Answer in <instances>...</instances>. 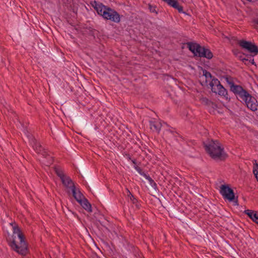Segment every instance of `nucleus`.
Segmentation results:
<instances>
[{
	"mask_svg": "<svg viewBox=\"0 0 258 258\" xmlns=\"http://www.w3.org/2000/svg\"><path fill=\"white\" fill-rule=\"evenodd\" d=\"M136 169H137V170L138 171H140V170H141V169H140V167H136Z\"/></svg>",
	"mask_w": 258,
	"mask_h": 258,
	"instance_id": "nucleus-35",
	"label": "nucleus"
},
{
	"mask_svg": "<svg viewBox=\"0 0 258 258\" xmlns=\"http://www.w3.org/2000/svg\"><path fill=\"white\" fill-rule=\"evenodd\" d=\"M150 128L153 132H156L158 133H159L161 127V123L160 122H158V121H150Z\"/></svg>",
	"mask_w": 258,
	"mask_h": 258,
	"instance_id": "nucleus-16",
	"label": "nucleus"
},
{
	"mask_svg": "<svg viewBox=\"0 0 258 258\" xmlns=\"http://www.w3.org/2000/svg\"><path fill=\"white\" fill-rule=\"evenodd\" d=\"M220 193L224 199H227L229 202H233L235 205H238V197L235 198L233 190L228 185H222L221 186Z\"/></svg>",
	"mask_w": 258,
	"mask_h": 258,
	"instance_id": "nucleus-9",
	"label": "nucleus"
},
{
	"mask_svg": "<svg viewBox=\"0 0 258 258\" xmlns=\"http://www.w3.org/2000/svg\"><path fill=\"white\" fill-rule=\"evenodd\" d=\"M72 191L73 196L78 203H80L84 199H85V197L82 194L80 190L79 189H77L75 186L73 185L72 186Z\"/></svg>",
	"mask_w": 258,
	"mask_h": 258,
	"instance_id": "nucleus-15",
	"label": "nucleus"
},
{
	"mask_svg": "<svg viewBox=\"0 0 258 258\" xmlns=\"http://www.w3.org/2000/svg\"><path fill=\"white\" fill-rule=\"evenodd\" d=\"M38 153L42 154L45 158H47V156H50V155L48 153L47 151L43 148L41 149V151Z\"/></svg>",
	"mask_w": 258,
	"mask_h": 258,
	"instance_id": "nucleus-28",
	"label": "nucleus"
},
{
	"mask_svg": "<svg viewBox=\"0 0 258 258\" xmlns=\"http://www.w3.org/2000/svg\"><path fill=\"white\" fill-rule=\"evenodd\" d=\"M148 8L151 13H154L156 14H158V12L156 10L157 7L155 6H152L151 4L148 5Z\"/></svg>",
	"mask_w": 258,
	"mask_h": 258,
	"instance_id": "nucleus-27",
	"label": "nucleus"
},
{
	"mask_svg": "<svg viewBox=\"0 0 258 258\" xmlns=\"http://www.w3.org/2000/svg\"><path fill=\"white\" fill-rule=\"evenodd\" d=\"M246 56L247 57V58H248V62L247 63H248V66L249 65L250 63L252 64H253V65H256L255 64V63L254 61V59L253 58H251V57L250 58L249 57V55H246Z\"/></svg>",
	"mask_w": 258,
	"mask_h": 258,
	"instance_id": "nucleus-29",
	"label": "nucleus"
},
{
	"mask_svg": "<svg viewBox=\"0 0 258 258\" xmlns=\"http://www.w3.org/2000/svg\"><path fill=\"white\" fill-rule=\"evenodd\" d=\"M253 162V173L258 181V163L256 160H254Z\"/></svg>",
	"mask_w": 258,
	"mask_h": 258,
	"instance_id": "nucleus-21",
	"label": "nucleus"
},
{
	"mask_svg": "<svg viewBox=\"0 0 258 258\" xmlns=\"http://www.w3.org/2000/svg\"><path fill=\"white\" fill-rule=\"evenodd\" d=\"M201 101L202 103H203L204 105H207L208 106H211L213 108L217 107V105L215 103L209 100L206 97L202 98L201 99Z\"/></svg>",
	"mask_w": 258,
	"mask_h": 258,
	"instance_id": "nucleus-20",
	"label": "nucleus"
},
{
	"mask_svg": "<svg viewBox=\"0 0 258 258\" xmlns=\"http://www.w3.org/2000/svg\"><path fill=\"white\" fill-rule=\"evenodd\" d=\"M91 5L98 14L101 16L104 19L110 20L116 23L120 22V15L114 9L96 1L92 2Z\"/></svg>",
	"mask_w": 258,
	"mask_h": 258,
	"instance_id": "nucleus-5",
	"label": "nucleus"
},
{
	"mask_svg": "<svg viewBox=\"0 0 258 258\" xmlns=\"http://www.w3.org/2000/svg\"><path fill=\"white\" fill-rule=\"evenodd\" d=\"M225 79L226 81V82L230 86V90L231 91L232 90L233 86H236L237 85L235 84L234 82L233 81L232 78L231 77L226 76L225 77Z\"/></svg>",
	"mask_w": 258,
	"mask_h": 258,
	"instance_id": "nucleus-23",
	"label": "nucleus"
},
{
	"mask_svg": "<svg viewBox=\"0 0 258 258\" xmlns=\"http://www.w3.org/2000/svg\"><path fill=\"white\" fill-rule=\"evenodd\" d=\"M238 44L251 53L249 56L250 58L258 54V46L251 42L241 40L238 42Z\"/></svg>",
	"mask_w": 258,
	"mask_h": 258,
	"instance_id": "nucleus-12",
	"label": "nucleus"
},
{
	"mask_svg": "<svg viewBox=\"0 0 258 258\" xmlns=\"http://www.w3.org/2000/svg\"><path fill=\"white\" fill-rule=\"evenodd\" d=\"M209 85L213 93L223 96L227 100H230L227 90L220 84V81L218 79H213L209 83Z\"/></svg>",
	"mask_w": 258,
	"mask_h": 258,
	"instance_id": "nucleus-8",
	"label": "nucleus"
},
{
	"mask_svg": "<svg viewBox=\"0 0 258 258\" xmlns=\"http://www.w3.org/2000/svg\"><path fill=\"white\" fill-rule=\"evenodd\" d=\"M231 91L236 96L237 99L241 102L247 100V98L250 95L243 87L240 85L233 86Z\"/></svg>",
	"mask_w": 258,
	"mask_h": 258,
	"instance_id": "nucleus-11",
	"label": "nucleus"
},
{
	"mask_svg": "<svg viewBox=\"0 0 258 258\" xmlns=\"http://www.w3.org/2000/svg\"><path fill=\"white\" fill-rule=\"evenodd\" d=\"M245 214L248 215V216L252 220L253 219V215H254L255 211L251 210H246L244 211Z\"/></svg>",
	"mask_w": 258,
	"mask_h": 258,
	"instance_id": "nucleus-25",
	"label": "nucleus"
},
{
	"mask_svg": "<svg viewBox=\"0 0 258 258\" xmlns=\"http://www.w3.org/2000/svg\"><path fill=\"white\" fill-rule=\"evenodd\" d=\"M127 196L130 198L131 201L134 204H136V206L139 208V206L138 204V200L134 197V196L132 194L130 191L127 189Z\"/></svg>",
	"mask_w": 258,
	"mask_h": 258,
	"instance_id": "nucleus-22",
	"label": "nucleus"
},
{
	"mask_svg": "<svg viewBox=\"0 0 258 258\" xmlns=\"http://www.w3.org/2000/svg\"><path fill=\"white\" fill-rule=\"evenodd\" d=\"M91 5L98 14L101 16L104 19L110 20L116 23L120 22V15L114 9L96 1L92 2Z\"/></svg>",
	"mask_w": 258,
	"mask_h": 258,
	"instance_id": "nucleus-4",
	"label": "nucleus"
},
{
	"mask_svg": "<svg viewBox=\"0 0 258 258\" xmlns=\"http://www.w3.org/2000/svg\"><path fill=\"white\" fill-rule=\"evenodd\" d=\"M232 51L233 54L236 56H238L241 53V52L237 49L233 50Z\"/></svg>",
	"mask_w": 258,
	"mask_h": 258,
	"instance_id": "nucleus-32",
	"label": "nucleus"
},
{
	"mask_svg": "<svg viewBox=\"0 0 258 258\" xmlns=\"http://www.w3.org/2000/svg\"><path fill=\"white\" fill-rule=\"evenodd\" d=\"M132 162H133V163L134 164H136V160H132Z\"/></svg>",
	"mask_w": 258,
	"mask_h": 258,
	"instance_id": "nucleus-34",
	"label": "nucleus"
},
{
	"mask_svg": "<svg viewBox=\"0 0 258 258\" xmlns=\"http://www.w3.org/2000/svg\"><path fill=\"white\" fill-rule=\"evenodd\" d=\"M253 219L252 221L258 224V212L255 211L254 215H253Z\"/></svg>",
	"mask_w": 258,
	"mask_h": 258,
	"instance_id": "nucleus-30",
	"label": "nucleus"
},
{
	"mask_svg": "<svg viewBox=\"0 0 258 258\" xmlns=\"http://www.w3.org/2000/svg\"><path fill=\"white\" fill-rule=\"evenodd\" d=\"M243 55H244V54H241V53H240V54H239L238 56H237V57L239 58V59L240 60H241L243 62H244L245 64H246V66H248V63H247L246 62V61L248 60V58H247V57H243Z\"/></svg>",
	"mask_w": 258,
	"mask_h": 258,
	"instance_id": "nucleus-26",
	"label": "nucleus"
},
{
	"mask_svg": "<svg viewBox=\"0 0 258 258\" xmlns=\"http://www.w3.org/2000/svg\"><path fill=\"white\" fill-rule=\"evenodd\" d=\"M166 3L169 6L178 10L180 13H184L183 7L180 6L177 0H162Z\"/></svg>",
	"mask_w": 258,
	"mask_h": 258,
	"instance_id": "nucleus-14",
	"label": "nucleus"
},
{
	"mask_svg": "<svg viewBox=\"0 0 258 258\" xmlns=\"http://www.w3.org/2000/svg\"><path fill=\"white\" fill-rule=\"evenodd\" d=\"M144 175L146 177V178L149 181L150 185L152 187H154V188L157 187V184L155 183V182L154 181L152 178L150 177V176L146 175V174H144Z\"/></svg>",
	"mask_w": 258,
	"mask_h": 258,
	"instance_id": "nucleus-24",
	"label": "nucleus"
},
{
	"mask_svg": "<svg viewBox=\"0 0 258 258\" xmlns=\"http://www.w3.org/2000/svg\"><path fill=\"white\" fill-rule=\"evenodd\" d=\"M253 23L255 29H258V19L254 20Z\"/></svg>",
	"mask_w": 258,
	"mask_h": 258,
	"instance_id": "nucleus-33",
	"label": "nucleus"
},
{
	"mask_svg": "<svg viewBox=\"0 0 258 258\" xmlns=\"http://www.w3.org/2000/svg\"><path fill=\"white\" fill-rule=\"evenodd\" d=\"M13 226V233H8L6 239L11 248L22 255H26L28 253V243L25 235L20 228L15 223H11Z\"/></svg>",
	"mask_w": 258,
	"mask_h": 258,
	"instance_id": "nucleus-1",
	"label": "nucleus"
},
{
	"mask_svg": "<svg viewBox=\"0 0 258 258\" xmlns=\"http://www.w3.org/2000/svg\"><path fill=\"white\" fill-rule=\"evenodd\" d=\"M91 5L98 14L101 16L104 19L110 20L116 23L120 22V15L114 9L96 1L92 2Z\"/></svg>",
	"mask_w": 258,
	"mask_h": 258,
	"instance_id": "nucleus-2",
	"label": "nucleus"
},
{
	"mask_svg": "<svg viewBox=\"0 0 258 258\" xmlns=\"http://www.w3.org/2000/svg\"><path fill=\"white\" fill-rule=\"evenodd\" d=\"M186 44L189 50L195 56L205 57L208 59H210L213 57V53L209 49L202 46L198 43L189 42H187Z\"/></svg>",
	"mask_w": 258,
	"mask_h": 258,
	"instance_id": "nucleus-7",
	"label": "nucleus"
},
{
	"mask_svg": "<svg viewBox=\"0 0 258 258\" xmlns=\"http://www.w3.org/2000/svg\"><path fill=\"white\" fill-rule=\"evenodd\" d=\"M91 5L98 14L101 16L104 19L110 20L116 23L120 22V15L114 9L96 1L92 2Z\"/></svg>",
	"mask_w": 258,
	"mask_h": 258,
	"instance_id": "nucleus-3",
	"label": "nucleus"
},
{
	"mask_svg": "<svg viewBox=\"0 0 258 258\" xmlns=\"http://www.w3.org/2000/svg\"><path fill=\"white\" fill-rule=\"evenodd\" d=\"M79 203L87 211H88L89 212H92L91 205L88 202V201L87 199H86V198L84 199L83 200H82L81 202H80Z\"/></svg>",
	"mask_w": 258,
	"mask_h": 258,
	"instance_id": "nucleus-17",
	"label": "nucleus"
},
{
	"mask_svg": "<svg viewBox=\"0 0 258 258\" xmlns=\"http://www.w3.org/2000/svg\"><path fill=\"white\" fill-rule=\"evenodd\" d=\"M31 144H32L34 150L37 153H40L41 151V149L42 148V146L39 144V143H37L36 140L32 137L31 140Z\"/></svg>",
	"mask_w": 258,
	"mask_h": 258,
	"instance_id": "nucleus-18",
	"label": "nucleus"
},
{
	"mask_svg": "<svg viewBox=\"0 0 258 258\" xmlns=\"http://www.w3.org/2000/svg\"><path fill=\"white\" fill-rule=\"evenodd\" d=\"M246 105L248 108L252 111H255L257 110V102L256 99L250 95L247 98V100L243 101Z\"/></svg>",
	"mask_w": 258,
	"mask_h": 258,
	"instance_id": "nucleus-13",
	"label": "nucleus"
},
{
	"mask_svg": "<svg viewBox=\"0 0 258 258\" xmlns=\"http://www.w3.org/2000/svg\"><path fill=\"white\" fill-rule=\"evenodd\" d=\"M55 174L60 178L62 184L66 187L72 190V186H75L71 178L66 175L62 170L60 168L55 167L54 169Z\"/></svg>",
	"mask_w": 258,
	"mask_h": 258,
	"instance_id": "nucleus-10",
	"label": "nucleus"
},
{
	"mask_svg": "<svg viewBox=\"0 0 258 258\" xmlns=\"http://www.w3.org/2000/svg\"><path fill=\"white\" fill-rule=\"evenodd\" d=\"M204 145L206 152L213 159L223 161L227 158V155L217 140L214 141L212 140L207 143H204Z\"/></svg>",
	"mask_w": 258,
	"mask_h": 258,
	"instance_id": "nucleus-6",
	"label": "nucleus"
},
{
	"mask_svg": "<svg viewBox=\"0 0 258 258\" xmlns=\"http://www.w3.org/2000/svg\"><path fill=\"white\" fill-rule=\"evenodd\" d=\"M203 75L206 78V83H207L208 81L211 82L212 81L213 79H217V78H215L214 76L212 75L210 72H208V71L206 70H204L203 71Z\"/></svg>",
	"mask_w": 258,
	"mask_h": 258,
	"instance_id": "nucleus-19",
	"label": "nucleus"
},
{
	"mask_svg": "<svg viewBox=\"0 0 258 258\" xmlns=\"http://www.w3.org/2000/svg\"><path fill=\"white\" fill-rule=\"evenodd\" d=\"M166 132H167V134L169 133V134H172L175 137H176V135L178 134L176 132H175L174 131H172L170 130H167Z\"/></svg>",
	"mask_w": 258,
	"mask_h": 258,
	"instance_id": "nucleus-31",
	"label": "nucleus"
}]
</instances>
